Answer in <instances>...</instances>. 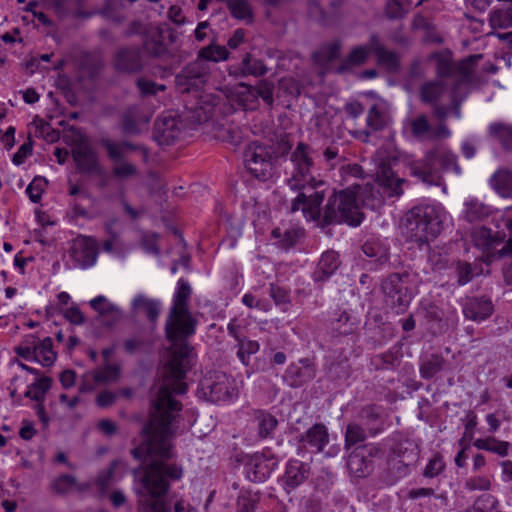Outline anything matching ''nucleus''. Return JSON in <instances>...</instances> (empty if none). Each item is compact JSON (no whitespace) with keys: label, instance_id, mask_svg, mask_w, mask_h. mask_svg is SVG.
<instances>
[{"label":"nucleus","instance_id":"1","mask_svg":"<svg viewBox=\"0 0 512 512\" xmlns=\"http://www.w3.org/2000/svg\"><path fill=\"white\" fill-rule=\"evenodd\" d=\"M192 361L193 354H166L160 369L161 378L151 399L150 417L141 431L142 441L131 450L134 459L151 460L134 470L140 484L137 493L142 512H170L163 497L170 488V480H179L183 475L180 466L166 461L174 457L172 442L179 429L183 408L174 396L186 393L185 378Z\"/></svg>","mask_w":512,"mask_h":512},{"label":"nucleus","instance_id":"2","mask_svg":"<svg viewBox=\"0 0 512 512\" xmlns=\"http://www.w3.org/2000/svg\"><path fill=\"white\" fill-rule=\"evenodd\" d=\"M429 60L435 62L437 80L425 83L421 87L422 101L436 104L448 91L452 105L459 106L465 99V90L472 80L469 65L464 61L455 62L452 52L448 49L432 52Z\"/></svg>","mask_w":512,"mask_h":512},{"label":"nucleus","instance_id":"3","mask_svg":"<svg viewBox=\"0 0 512 512\" xmlns=\"http://www.w3.org/2000/svg\"><path fill=\"white\" fill-rule=\"evenodd\" d=\"M191 294L188 280L180 278L164 326L165 339L170 345L166 352H192L189 339L196 333L198 320L189 309Z\"/></svg>","mask_w":512,"mask_h":512},{"label":"nucleus","instance_id":"4","mask_svg":"<svg viewBox=\"0 0 512 512\" xmlns=\"http://www.w3.org/2000/svg\"><path fill=\"white\" fill-rule=\"evenodd\" d=\"M163 303L160 299L150 298L145 294H137L131 302V311L136 315H142L147 322L140 324L133 335L124 341L126 352H134L138 349L153 345L159 335L157 324L162 311Z\"/></svg>","mask_w":512,"mask_h":512},{"label":"nucleus","instance_id":"5","mask_svg":"<svg viewBox=\"0 0 512 512\" xmlns=\"http://www.w3.org/2000/svg\"><path fill=\"white\" fill-rule=\"evenodd\" d=\"M410 170L414 177L435 186L444 184L445 173L453 172L457 176L462 173L457 156L444 146L428 150L422 159L411 163Z\"/></svg>","mask_w":512,"mask_h":512},{"label":"nucleus","instance_id":"6","mask_svg":"<svg viewBox=\"0 0 512 512\" xmlns=\"http://www.w3.org/2000/svg\"><path fill=\"white\" fill-rule=\"evenodd\" d=\"M319 154L310 145L299 142L290 155L292 164L291 175L287 178V185L293 191L307 188H321L326 186L325 181L318 178L320 167L316 159Z\"/></svg>","mask_w":512,"mask_h":512},{"label":"nucleus","instance_id":"7","mask_svg":"<svg viewBox=\"0 0 512 512\" xmlns=\"http://www.w3.org/2000/svg\"><path fill=\"white\" fill-rule=\"evenodd\" d=\"M444 211L439 203L419 204L406 215L411 237L421 244L436 238L443 228Z\"/></svg>","mask_w":512,"mask_h":512},{"label":"nucleus","instance_id":"8","mask_svg":"<svg viewBox=\"0 0 512 512\" xmlns=\"http://www.w3.org/2000/svg\"><path fill=\"white\" fill-rule=\"evenodd\" d=\"M364 219L360 210L357 196L348 190L333 191L328 197L323 210V223L325 225L346 223L350 226H359Z\"/></svg>","mask_w":512,"mask_h":512},{"label":"nucleus","instance_id":"9","mask_svg":"<svg viewBox=\"0 0 512 512\" xmlns=\"http://www.w3.org/2000/svg\"><path fill=\"white\" fill-rule=\"evenodd\" d=\"M99 145L105 149L110 161L115 163L112 169V173L115 177L127 179L137 174L136 166L126 162L125 157L130 151L140 150V145L127 140L114 141L105 137L100 139Z\"/></svg>","mask_w":512,"mask_h":512},{"label":"nucleus","instance_id":"10","mask_svg":"<svg viewBox=\"0 0 512 512\" xmlns=\"http://www.w3.org/2000/svg\"><path fill=\"white\" fill-rule=\"evenodd\" d=\"M382 291L386 304L397 314L404 313L408 309L413 297L408 274H390L382 282Z\"/></svg>","mask_w":512,"mask_h":512},{"label":"nucleus","instance_id":"11","mask_svg":"<svg viewBox=\"0 0 512 512\" xmlns=\"http://www.w3.org/2000/svg\"><path fill=\"white\" fill-rule=\"evenodd\" d=\"M274 157L269 148L257 141L251 142L244 152L248 172L258 180L266 181L273 175Z\"/></svg>","mask_w":512,"mask_h":512},{"label":"nucleus","instance_id":"12","mask_svg":"<svg viewBox=\"0 0 512 512\" xmlns=\"http://www.w3.org/2000/svg\"><path fill=\"white\" fill-rule=\"evenodd\" d=\"M199 392L211 402H225L236 395L234 380L222 371H209L199 383Z\"/></svg>","mask_w":512,"mask_h":512},{"label":"nucleus","instance_id":"13","mask_svg":"<svg viewBox=\"0 0 512 512\" xmlns=\"http://www.w3.org/2000/svg\"><path fill=\"white\" fill-rule=\"evenodd\" d=\"M382 455V449L377 444L356 446L348 455L347 469L350 476L364 479L374 470V459Z\"/></svg>","mask_w":512,"mask_h":512},{"label":"nucleus","instance_id":"14","mask_svg":"<svg viewBox=\"0 0 512 512\" xmlns=\"http://www.w3.org/2000/svg\"><path fill=\"white\" fill-rule=\"evenodd\" d=\"M360 317L350 308L339 307L330 313L326 330L333 342H341L342 338L353 336L359 329Z\"/></svg>","mask_w":512,"mask_h":512},{"label":"nucleus","instance_id":"15","mask_svg":"<svg viewBox=\"0 0 512 512\" xmlns=\"http://www.w3.org/2000/svg\"><path fill=\"white\" fill-rule=\"evenodd\" d=\"M325 186L321 188L301 189L291 203V211L302 210L308 221H323L322 203L325 199Z\"/></svg>","mask_w":512,"mask_h":512},{"label":"nucleus","instance_id":"16","mask_svg":"<svg viewBox=\"0 0 512 512\" xmlns=\"http://www.w3.org/2000/svg\"><path fill=\"white\" fill-rule=\"evenodd\" d=\"M210 67L204 61L196 60L186 65L175 77L176 88L180 93L199 91L208 81Z\"/></svg>","mask_w":512,"mask_h":512},{"label":"nucleus","instance_id":"17","mask_svg":"<svg viewBox=\"0 0 512 512\" xmlns=\"http://www.w3.org/2000/svg\"><path fill=\"white\" fill-rule=\"evenodd\" d=\"M238 95V102L244 110L254 111L257 110L261 98L262 101L269 107L274 103V84L267 80H262L256 86H242Z\"/></svg>","mask_w":512,"mask_h":512},{"label":"nucleus","instance_id":"18","mask_svg":"<svg viewBox=\"0 0 512 512\" xmlns=\"http://www.w3.org/2000/svg\"><path fill=\"white\" fill-rule=\"evenodd\" d=\"M277 464L278 461L270 450L256 452L248 456L245 463L246 476L251 482H264L270 477Z\"/></svg>","mask_w":512,"mask_h":512},{"label":"nucleus","instance_id":"19","mask_svg":"<svg viewBox=\"0 0 512 512\" xmlns=\"http://www.w3.org/2000/svg\"><path fill=\"white\" fill-rule=\"evenodd\" d=\"M113 67L119 73H140L144 68L141 48L137 45L120 47L114 55Z\"/></svg>","mask_w":512,"mask_h":512},{"label":"nucleus","instance_id":"20","mask_svg":"<svg viewBox=\"0 0 512 512\" xmlns=\"http://www.w3.org/2000/svg\"><path fill=\"white\" fill-rule=\"evenodd\" d=\"M70 257L75 266L87 269L94 266L98 258L97 242L89 236H81L73 241L70 249Z\"/></svg>","mask_w":512,"mask_h":512},{"label":"nucleus","instance_id":"21","mask_svg":"<svg viewBox=\"0 0 512 512\" xmlns=\"http://www.w3.org/2000/svg\"><path fill=\"white\" fill-rule=\"evenodd\" d=\"M298 454L304 451L320 453L329 443L327 427L322 423L312 425L304 433L296 437Z\"/></svg>","mask_w":512,"mask_h":512},{"label":"nucleus","instance_id":"22","mask_svg":"<svg viewBox=\"0 0 512 512\" xmlns=\"http://www.w3.org/2000/svg\"><path fill=\"white\" fill-rule=\"evenodd\" d=\"M305 230L297 223L291 221L281 222L279 226L271 231V239L274 244L284 250L289 251L304 237Z\"/></svg>","mask_w":512,"mask_h":512},{"label":"nucleus","instance_id":"23","mask_svg":"<svg viewBox=\"0 0 512 512\" xmlns=\"http://www.w3.org/2000/svg\"><path fill=\"white\" fill-rule=\"evenodd\" d=\"M365 258L363 267L369 271H377L389 261V249L379 239L370 238L362 246Z\"/></svg>","mask_w":512,"mask_h":512},{"label":"nucleus","instance_id":"24","mask_svg":"<svg viewBox=\"0 0 512 512\" xmlns=\"http://www.w3.org/2000/svg\"><path fill=\"white\" fill-rule=\"evenodd\" d=\"M364 328L370 342L374 344V348L381 346L391 335L390 323L386 322L378 309H371L367 313Z\"/></svg>","mask_w":512,"mask_h":512},{"label":"nucleus","instance_id":"25","mask_svg":"<svg viewBox=\"0 0 512 512\" xmlns=\"http://www.w3.org/2000/svg\"><path fill=\"white\" fill-rule=\"evenodd\" d=\"M72 157L79 173L86 175H99L102 172L98 156L89 145H77L72 150Z\"/></svg>","mask_w":512,"mask_h":512},{"label":"nucleus","instance_id":"26","mask_svg":"<svg viewBox=\"0 0 512 512\" xmlns=\"http://www.w3.org/2000/svg\"><path fill=\"white\" fill-rule=\"evenodd\" d=\"M341 265L339 253L328 250L322 253L315 270L312 273V280L319 287L328 281Z\"/></svg>","mask_w":512,"mask_h":512},{"label":"nucleus","instance_id":"27","mask_svg":"<svg viewBox=\"0 0 512 512\" xmlns=\"http://www.w3.org/2000/svg\"><path fill=\"white\" fill-rule=\"evenodd\" d=\"M180 122L172 116L159 117L154 125V138L159 145H171L177 140L182 131Z\"/></svg>","mask_w":512,"mask_h":512},{"label":"nucleus","instance_id":"28","mask_svg":"<svg viewBox=\"0 0 512 512\" xmlns=\"http://www.w3.org/2000/svg\"><path fill=\"white\" fill-rule=\"evenodd\" d=\"M309 474L310 466L307 463L299 460H289L283 475L284 490L291 493L308 479Z\"/></svg>","mask_w":512,"mask_h":512},{"label":"nucleus","instance_id":"29","mask_svg":"<svg viewBox=\"0 0 512 512\" xmlns=\"http://www.w3.org/2000/svg\"><path fill=\"white\" fill-rule=\"evenodd\" d=\"M90 306L98 312L100 322L108 328L114 327L122 318L121 309L109 302L103 295H98L90 301Z\"/></svg>","mask_w":512,"mask_h":512},{"label":"nucleus","instance_id":"30","mask_svg":"<svg viewBox=\"0 0 512 512\" xmlns=\"http://www.w3.org/2000/svg\"><path fill=\"white\" fill-rule=\"evenodd\" d=\"M150 119L151 115L141 106H129L122 114L121 129L126 135H137L140 133V126L149 123Z\"/></svg>","mask_w":512,"mask_h":512},{"label":"nucleus","instance_id":"31","mask_svg":"<svg viewBox=\"0 0 512 512\" xmlns=\"http://www.w3.org/2000/svg\"><path fill=\"white\" fill-rule=\"evenodd\" d=\"M494 311L490 298L476 296L468 298L463 306V314L467 319L481 322L489 318Z\"/></svg>","mask_w":512,"mask_h":512},{"label":"nucleus","instance_id":"32","mask_svg":"<svg viewBox=\"0 0 512 512\" xmlns=\"http://www.w3.org/2000/svg\"><path fill=\"white\" fill-rule=\"evenodd\" d=\"M228 71L229 75L236 79L246 76L259 77L266 74L267 67L262 60L246 54L240 63L231 65Z\"/></svg>","mask_w":512,"mask_h":512},{"label":"nucleus","instance_id":"33","mask_svg":"<svg viewBox=\"0 0 512 512\" xmlns=\"http://www.w3.org/2000/svg\"><path fill=\"white\" fill-rule=\"evenodd\" d=\"M167 38L172 34L160 28L151 29L143 41L144 50L153 57H160L168 53Z\"/></svg>","mask_w":512,"mask_h":512},{"label":"nucleus","instance_id":"34","mask_svg":"<svg viewBox=\"0 0 512 512\" xmlns=\"http://www.w3.org/2000/svg\"><path fill=\"white\" fill-rule=\"evenodd\" d=\"M489 25L493 30L512 27V0H501L489 13Z\"/></svg>","mask_w":512,"mask_h":512},{"label":"nucleus","instance_id":"35","mask_svg":"<svg viewBox=\"0 0 512 512\" xmlns=\"http://www.w3.org/2000/svg\"><path fill=\"white\" fill-rule=\"evenodd\" d=\"M411 467V465H406V463H402L397 458L388 456L387 467L380 472L379 481L386 486L394 485L410 473Z\"/></svg>","mask_w":512,"mask_h":512},{"label":"nucleus","instance_id":"36","mask_svg":"<svg viewBox=\"0 0 512 512\" xmlns=\"http://www.w3.org/2000/svg\"><path fill=\"white\" fill-rule=\"evenodd\" d=\"M389 115L385 108L380 104H373L366 117V129L362 132L367 138L372 132L385 129L389 125Z\"/></svg>","mask_w":512,"mask_h":512},{"label":"nucleus","instance_id":"37","mask_svg":"<svg viewBox=\"0 0 512 512\" xmlns=\"http://www.w3.org/2000/svg\"><path fill=\"white\" fill-rule=\"evenodd\" d=\"M419 452V447L414 441L404 439L392 447L389 457L397 458L406 465L414 466L418 461Z\"/></svg>","mask_w":512,"mask_h":512},{"label":"nucleus","instance_id":"38","mask_svg":"<svg viewBox=\"0 0 512 512\" xmlns=\"http://www.w3.org/2000/svg\"><path fill=\"white\" fill-rule=\"evenodd\" d=\"M488 133L505 152H512V124L492 122L488 126Z\"/></svg>","mask_w":512,"mask_h":512},{"label":"nucleus","instance_id":"39","mask_svg":"<svg viewBox=\"0 0 512 512\" xmlns=\"http://www.w3.org/2000/svg\"><path fill=\"white\" fill-rule=\"evenodd\" d=\"M378 182L387 190L390 196H400L403 193L402 179L398 178L393 172L392 168L387 164H382L379 167L377 174Z\"/></svg>","mask_w":512,"mask_h":512},{"label":"nucleus","instance_id":"40","mask_svg":"<svg viewBox=\"0 0 512 512\" xmlns=\"http://www.w3.org/2000/svg\"><path fill=\"white\" fill-rule=\"evenodd\" d=\"M473 240L475 246L486 253L487 256L493 254L495 251L499 253L500 249H498V246L504 244L501 239L493 235L491 229L485 227L474 233Z\"/></svg>","mask_w":512,"mask_h":512},{"label":"nucleus","instance_id":"41","mask_svg":"<svg viewBox=\"0 0 512 512\" xmlns=\"http://www.w3.org/2000/svg\"><path fill=\"white\" fill-rule=\"evenodd\" d=\"M86 0H48V6L53 10L60 19L67 17H80L82 4Z\"/></svg>","mask_w":512,"mask_h":512},{"label":"nucleus","instance_id":"42","mask_svg":"<svg viewBox=\"0 0 512 512\" xmlns=\"http://www.w3.org/2000/svg\"><path fill=\"white\" fill-rule=\"evenodd\" d=\"M287 374L299 383L309 381L315 377L313 361L310 358H302L298 363H292L288 367Z\"/></svg>","mask_w":512,"mask_h":512},{"label":"nucleus","instance_id":"43","mask_svg":"<svg viewBox=\"0 0 512 512\" xmlns=\"http://www.w3.org/2000/svg\"><path fill=\"white\" fill-rule=\"evenodd\" d=\"M359 417L371 436L378 434L382 430L380 408L376 405L362 408Z\"/></svg>","mask_w":512,"mask_h":512},{"label":"nucleus","instance_id":"44","mask_svg":"<svg viewBox=\"0 0 512 512\" xmlns=\"http://www.w3.org/2000/svg\"><path fill=\"white\" fill-rule=\"evenodd\" d=\"M231 16L246 23L254 20L253 9L248 0H224Z\"/></svg>","mask_w":512,"mask_h":512},{"label":"nucleus","instance_id":"45","mask_svg":"<svg viewBox=\"0 0 512 512\" xmlns=\"http://www.w3.org/2000/svg\"><path fill=\"white\" fill-rule=\"evenodd\" d=\"M473 446L480 450L495 453L501 457L508 455L509 442L498 440L494 437L479 438L473 442Z\"/></svg>","mask_w":512,"mask_h":512},{"label":"nucleus","instance_id":"46","mask_svg":"<svg viewBox=\"0 0 512 512\" xmlns=\"http://www.w3.org/2000/svg\"><path fill=\"white\" fill-rule=\"evenodd\" d=\"M464 205L465 219L470 223L480 221L490 214V208L478 199H470Z\"/></svg>","mask_w":512,"mask_h":512},{"label":"nucleus","instance_id":"47","mask_svg":"<svg viewBox=\"0 0 512 512\" xmlns=\"http://www.w3.org/2000/svg\"><path fill=\"white\" fill-rule=\"evenodd\" d=\"M260 494L251 490H241L236 500V512H255Z\"/></svg>","mask_w":512,"mask_h":512},{"label":"nucleus","instance_id":"48","mask_svg":"<svg viewBox=\"0 0 512 512\" xmlns=\"http://www.w3.org/2000/svg\"><path fill=\"white\" fill-rule=\"evenodd\" d=\"M258 435L260 438L269 437L278 425L276 417L265 411H258L255 414Z\"/></svg>","mask_w":512,"mask_h":512},{"label":"nucleus","instance_id":"49","mask_svg":"<svg viewBox=\"0 0 512 512\" xmlns=\"http://www.w3.org/2000/svg\"><path fill=\"white\" fill-rule=\"evenodd\" d=\"M229 56V51L225 46L210 44L199 51L197 60L219 62L226 60Z\"/></svg>","mask_w":512,"mask_h":512},{"label":"nucleus","instance_id":"50","mask_svg":"<svg viewBox=\"0 0 512 512\" xmlns=\"http://www.w3.org/2000/svg\"><path fill=\"white\" fill-rule=\"evenodd\" d=\"M492 187L501 195L508 196L512 192V173L509 171H497L490 179Z\"/></svg>","mask_w":512,"mask_h":512},{"label":"nucleus","instance_id":"51","mask_svg":"<svg viewBox=\"0 0 512 512\" xmlns=\"http://www.w3.org/2000/svg\"><path fill=\"white\" fill-rule=\"evenodd\" d=\"M444 360L440 354H430L422 360L420 373L424 379H430L443 369Z\"/></svg>","mask_w":512,"mask_h":512},{"label":"nucleus","instance_id":"52","mask_svg":"<svg viewBox=\"0 0 512 512\" xmlns=\"http://www.w3.org/2000/svg\"><path fill=\"white\" fill-rule=\"evenodd\" d=\"M366 431L360 424H348L345 432V449L349 450L352 446L363 443L367 437Z\"/></svg>","mask_w":512,"mask_h":512},{"label":"nucleus","instance_id":"53","mask_svg":"<svg viewBox=\"0 0 512 512\" xmlns=\"http://www.w3.org/2000/svg\"><path fill=\"white\" fill-rule=\"evenodd\" d=\"M105 365L101 368H98L95 371L94 379L96 382H113L120 377V367L116 364L108 363V356L110 354H103Z\"/></svg>","mask_w":512,"mask_h":512},{"label":"nucleus","instance_id":"54","mask_svg":"<svg viewBox=\"0 0 512 512\" xmlns=\"http://www.w3.org/2000/svg\"><path fill=\"white\" fill-rule=\"evenodd\" d=\"M51 387V379L48 377H42L38 379L36 382L28 386L25 397L30 398L32 400L37 401L38 403H41L44 398L46 392Z\"/></svg>","mask_w":512,"mask_h":512},{"label":"nucleus","instance_id":"55","mask_svg":"<svg viewBox=\"0 0 512 512\" xmlns=\"http://www.w3.org/2000/svg\"><path fill=\"white\" fill-rule=\"evenodd\" d=\"M498 500L491 494L480 495L466 512H499Z\"/></svg>","mask_w":512,"mask_h":512},{"label":"nucleus","instance_id":"56","mask_svg":"<svg viewBox=\"0 0 512 512\" xmlns=\"http://www.w3.org/2000/svg\"><path fill=\"white\" fill-rule=\"evenodd\" d=\"M77 485V479L69 474H62L52 480L51 490L58 495H66Z\"/></svg>","mask_w":512,"mask_h":512},{"label":"nucleus","instance_id":"57","mask_svg":"<svg viewBox=\"0 0 512 512\" xmlns=\"http://www.w3.org/2000/svg\"><path fill=\"white\" fill-rule=\"evenodd\" d=\"M118 464V460H114L111 462L109 467L98 473V476L95 480V484L98 487L100 493H106L108 488L112 485L114 481V474L118 467Z\"/></svg>","mask_w":512,"mask_h":512},{"label":"nucleus","instance_id":"58","mask_svg":"<svg viewBox=\"0 0 512 512\" xmlns=\"http://www.w3.org/2000/svg\"><path fill=\"white\" fill-rule=\"evenodd\" d=\"M342 43L336 39L327 43H324L320 50L317 52V56L327 63L334 62L340 56Z\"/></svg>","mask_w":512,"mask_h":512},{"label":"nucleus","instance_id":"59","mask_svg":"<svg viewBox=\"0 0 512 512\" xmlns=\"http://www.w3.org/2000/svg\"><path fill=\"white\" fill-rule=\"evenodd\" d=\"M369 56L370 54L367 47L364 45L355 46L345 57L343 65L345 67L362 65L368 60Z\"/></svg>","mask_w":512,"mask_h":512},{"label":"nucleus","instance_id":"60","mask_svg":"<svg viewBox=\"0 0 512 512\" xmlns=\"http://www.w3.org/2000/svg\"><path fill=\"white\" fill-rule=\"evenodd\" d=\"M136 87L142 97L154 96L158 92L166 90V86L164 84H158L144 77H139L136 80Z\"/></svg>","mask_w":512,"mask_h":512},{"label":"nucleus","instance_id":"61","mask_svg":"<svg viewBox=\"0 0 512 512\" xmlns=\"http://www.w3.org/2000/svg\"><path fill=\"white\" fill-rule=\"evenodd\" d=\"M376 57L378 63L386 67L389 71L397 72L400 69V58L396 52L387 50L385 48Z\"/></svg>","mask_w":512,"mask_h":512},{"label":"nucleus","instance_id":"62","mask_svg":"<svg viewBox=\"0 0 512 512\" xmlns=\"http://www.w3.org/2000/svg\"><path fill=\"white\" fill-rule=\"evenodd\" d=\"M47 185L45 178L36 176L26 188V194L31 202L38 203Z\"/></svg>","mask_w":512,"mask_h":512},{"label":"nucleus","instance_id":"63","mask_svg":"<svg viewBox=\"0 0 512 512\" xmlns=\"http://www.w3.org/2000/svg\"><path fill=\"white\" fill-rule=\"evenodd\" d=\"M457 283L460 286L469 283L473 276L474 270L472 264L464 261H458L456 264Z\"/></svg>","mask_w":512,"mask_h":512},{"label":"nucleus","instance_id":"64","mask_svg":"<svg viewBox=\"0 0 512 512\" xmlns=\"http://www.w3.org/2000/svg\"><path fill=\"white\" fill-rule=\"evenodd\" d=\"M269 295L274 300L276 305L290 303V291L283 286L275 283L270 284Z\"/></svg>","mask_w":512,"mask_h":512}]
</instances>
